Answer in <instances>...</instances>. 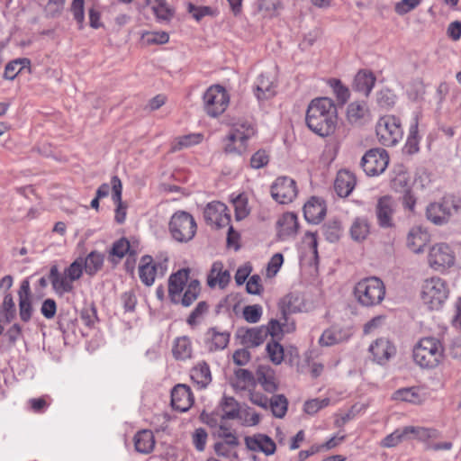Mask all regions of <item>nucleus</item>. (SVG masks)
<instances>
[{"instance_id":"1","label":"nucleus","mask_w":461,"mask_h":461,"mask_svg":"<svg viewBox=\"0 0 461 461\" xmlns=\"http://www.w3.org/2000/svg\"><path fill=\"white\" fill-rule=\"evenodd\" d=\"M104 261V256L94 250L85 258H76L62 273L59 271L57 265L51 266L49 279L53 290L59 295L71 293L74 290L73 283L82 277L84 271L93 276L103 268Z\"/></svg>"},{"instance_id":"2","label":"nucleus","mask_w":461,"mask_h":461,"mask_svg":"<svg viewBox=\"0 0 461 461\" xmlns=\"http://www.w3.org/2000/svg\"><path fill=\"white\" fill-rule=\"evenodd\" d=\"M305 122L312 132L321 137L331 135L338 123V111L334 102L328 97L312 100L306 111Z\"/></svg>"},{"instance_id":"3","label":"nucleus","mask_w":461,"mask_h":461,"mask_svg":"<svg viewBox=\"0 0 461 461\" xmlns=\"http://www.w3.org/2000/svg\"><path fill=\"white\" fill-rule=\"evenodd\" d=\"M188 268H182L168 278V296L172 303L189 307L197 300L201 285L197 279H189Z\"/></svg>"},{"instance_id":"4","label":"nucleus","mask_w":461,"mask_h":461,"mask_svg":"<svg viewBox=\"0 0 461 461\" xmlns=\"http://www.w3.org/2000/svg\"><path fill=\"white\" fill-rule=\"evenodd\" d=\"M443 352L444 348L438 339L427 337L420 339L414 346L412 357L421 368L431 369L441 362Z\"/></svg>"},{"instance_id":"5","label":"nucleus","mask_w":461,"mask_h":461,"mask_svg":"<svg viewBox=\"0 0 461 461\" xmlns=\"http://www.w3.org/2000/svg\"><path fill=\"white\" fill-rule=\"evenodd\" d=\"M354 295L362 306L374 307L384 299L385 285L379 277H365L355 285Z\"/></svg>"},{"instance_id":"6","label":"nucleus","mask_w":461,"mask_h":461,"mask_svg":"<svg viewBox=\"0 0 461 461\" xmlns=\"http://www.w3.org/2000/svg\"><path fill=\"white\" fill-rule=\"evenodd\" d=\"M254 134L255 129L250 122L242 121L234 123L226 139L225 152L241 155L247 149L246 141Z\"/></svg>"},{"instance_id":"7","label":"nucleus","mask_w":461,"mask_h":461,"mask_svg":"<svg viewBox=\"0 0 461 461\" xmlns=\"http://www.w3.org/2000/svg\"><path fill=\"white\" fill-rule=\"evenodd\" d=\"M197 226L194 217L185 211L176 212L169 221V231L178 242H188L196 233Z\"/></svg>"},{"instance_id":"8","label":"nucleus","mask_w":461,"mask_h":461,"mask_svg":"<svg viewBox=\"0 0 461 461\" xmlns=\"http://www.w3.org/2000/svg\"><path fill=\"white\" fill-rule=\"evenodd\" d=\"M448 289L444 280L432 277L424 281L421 289V300L429 310H438L447 298Z\"/></svg>"},{"instance_id":"9","label":"nucleus","mask_w":461,"mask_h":461,"mask_svg":"<svg viewBox=\"0 0 461 461\" xmlns=\"http://www.w3.org/2000/svg\"><path fill=\"white\" fill-rule=\"evenodd\" d=\"M375 132L381 144L393 146L402 137L401 122L393 115L383 116L376 123Z\"/></svg>"},{"instance_id":"10","label":"nucleus","mask_w":461,"mask_h":461,"mask_svg":"<svg viewBox=\"0 0 461 461\" xmlns=\"http://www.w3.org/2000/svg\"><path fill=\"white\" fill-rule=\"evenodd\" d=\"M203 108L210 117H217L223 113L230 102L226 90L219 86H210L203 96Z\"/></svg>"},{"instance_id":"11","label":"nucleus","mask_w":461,"mask_h":461,"mask_svg":"<svg viewBox=\"0 0 461 461\" xmlns=\"http://www.w3.org/2000/svg\"><path fill=\"white\" fill-rule=\"evenodd\" d=\"M389 156L384 149H371L361 158V167L369 176L382 174L387 167Z\"/></svg>"},{"instance_id":"12","label":"nucleus","mask_w":461,"mask_h":461,"mask_svg":"<svg viewBox=\"0 0 461 461\" xmlns=\"http://www.w3.org/2000/svg\"><path fill=\"white\" fill-rule=\"evenodd\" d=\"M430 267L437 271H443L455 263V254L446 243H438L431 247L428 256Z\"/></svg>"},{"instance_id":"13","label":"nucleus","mask_w":461,"mask_h":461,"mask_svg":"<svg viewBox=\"0 0 461 461\" xmlns=\"http://www.w3.org/2000/svg\"><path fill=\"white\" fill-rule=\"evenodd\" d=\"M203 218L207 224L221 229L230 225V215L227 206L218 201L209 203L203 211Z\"/></svg>"},{"instance_id":"14","label":"nucleus","mask_w":461,"mask_h":461,"mask_svg":"<svg viewBox=\"0 0 461 461\" xmlns=\"http://www.w3.org/2000/svg\"><path fill=\"white\" fill-rule=\"evenodd\" d=\"M271 194L279 203L286 204L293 202L297 195L295 181L287 176L276 178L271 186Z\"/></svg>"},{"instance_id":"15","label":"nucleus","mask_w":461,"mask_h":461,"mask_svg":"<svg viewBox=\"0 0 461 461\" xmlns=\"http://www.w3.org/2000/svg\"><path fill=\"white\" fill-rule=\"evenodd\" d=\"M167 260L158 264L153 263L152 257L146 255L140 259L139 266V276L140 281L147 286L153 285L155 277L159 272L161 276H164L167 271Z\"/></svg>"},{"instance_id":"16","label":"nucleus","mask_w":461,"mask_h":461,"mask_svg":"<svg viewBox=\"0 0 461 461\" xmlns=\"http://www.w3.org/2000/svg\"><path fill=\"white\" fill-rule=\"evenodd\" d=\"M347 122L354 127H360L371 121V113L366 102L355 101L350 103L346 112Z\"/></svg>"},{"instance_id":"17","label":"nucleus","mask_w":461,"mask_h":461,"mask_svg":"<svg viewBox=\"0 0 461 461\" xmlns=\"http://www.w3.org/2000/svg\"><path fill=\"white\" fill-rule=\"evenodd\" d=\"M230 332L219 327H212L205 332L204 343L210 352L223 350L227 348Z\"/></svg>"},{"instance_id":"18","label":"nucleus","mask_w":461,"mask_h":461,"mask_svg":"<svg viewBox=\"0 0 461 461\" xmlns=\"http://www.w3.org/2000/svg\"><path fill=\"white\" fill-rule=\"evenodd\" d=\"M369 351L374 361L383 365L396 354V348L388 339L379 338L370 345Z\"/></svg>"},{"instance_id":"19","label":"nucleus","mask_w":461,"mask_h":461,"mask_svg":"<svg viewBox=\"0 0 461 461\" xmlns=\"http://www.w3.org/2000/svg\"><path fill=\"white\" fill-rule=\"evenodd\" d=\"M193 402V393L187 385L180 384L172 389L171 405L173 409L184 412L190 409Z\"/></svg>"},{"instance_id":"20","label":"nucleus","mask_w":461,"mask_h":461,"mask_svg":"<svg viewBox=\"0 0 461 461\" xmlns=\"http://www.w3.org/2000/svg\"><path fill=\"white\" fill-rule=\"evenodd\" d=\"M245 444L249 450L260 451L267 456L273 455L276 449L274 440L267 435L260 433L252 437H246Z\"/></svg>"},{"instance_id":"21","label":"nucleus","mask_w":461,"mask_h":461,"mask_svg":"<svg viewBox=\"0 0 461 461\" xmlns=\"http://www.w3.org/2000/svg\"><path fill=\"white\" fill-rule=\"evenodd\" d=\"M19 295V316L20 319L28 322L32 319L33 308L31 299V288L28 280H23L18 291Z\"/></svg>"},{"instance_id":"22","label":"nucleus","mask_w":461,"mask_h":461,"mask_svg":"<svg viewBox=\"0 0 461 461\" xmlns=\"http://www.w3.org/2000/svg\"><path fill=\"white\" fill-rule=\"evenodd\" d=\"M394 212V203L390 196L381 197L376 204V216L378 223L382 228L393 226V214Z\"/></svg>"},{"instance_id":"23","label":"nucleus","mask_w":461,"mask_h":461,"mask_svg":"<svg viewBox=\"0 0 461 461\" xmlns=\"http://www.w3.org/2000/svg\"><path fill=\"white\" fill-rule=\"evenodd\" d=\"M305 220L310 223H319L326 214L324 202L317 197H312L303 206Z\"/></svg>"},{"instance_id":"24","label":"nucleus","mask_w":461,"mask_h":461,"mask_svg":"<svg viewBox=\"0 0 461 461\" xmlns=\"http://www.w3.org/2000/svg\"><path fill=\"white\" fill-rule=\"evenodd\" d=\"M356 185V176L348 170H339L334 183L336 193L340 197L348 196Z\"/></svg>"},{"instance_id":"25","label":"nucleus","mask_w":461,"mask_h":461,"mask_svg":"<svg viewBox=\"0 0 461 461\" xmlns=\"http://www.w3.org/2000/svg\"><path fill=\"white\" fill-rule=\"evenodd\" d=\"M275 81L266 74H261L256 80L254 93L258 100H267L276 94Z\"/></svg>"},{"instance_id":"26","label":"nucleus","mask_w":461,"mask_h":461,"mask_svg":"<svg viewBox=\"0 0 461 461\" xmlns=\"http://www.w3.org/2000/svg\"><path fill=\"white\" fill-rule=\"evenodd\" d=\"M230 280V275L228 270H223V265L221 262H214L212 266L210 273L207 277V285L213 288L219 286L224 288Z\"/></svg>"},{"instance_id":"27","label":"nucleus","mask_w":461,"mask_h":461,"mask_svg":"<svg viewBox=\"0 0 461 461\" xmlns=\"http://www.w3.org/2000/svg\"><path fill=\"white\" fill-rule=\"evenodd\" d=\"M375 81L376 78L371 71L366 69L359 70L355 76L353 88L355 91L368 96L375 84Z\"/></svg>"},{"instance_id":"28","label":"nucleus","mask_w":461,"mask_h":461,"mask_svg":"<svg viewBox=\"0 0 461 461\" xmlns=\"http://www.w3.org/2000/svg\"><path fill=\"white\" fill-rule=\"evenodd\" d=\"M241 332L242 330H240L242 343L250 347L261 345L267 337V330L265 329V326L247 329L243 333Z\"/></svg>"},{"instance_id":"29","label":"nucleus","mask_w":461,"mask_h":461,"mask_svg":"<svg viewBox=\"0 0 461 461\" xmlns=\"http://www.w3.org/2000/svg\"><path fill=\"white\" fill-rule=\"evenodd\" d=\"M350 334L348 330L340 328L331 327L324 330L319 339L321 346L330 347L343 342L349 338Z\"/></svg>"},{"instance_id":"30","label":"nucleus","mask_w":461,"mask_h":461,"mask_svg":"<svg viewBox=\"0 0 461 461\" xmlns=\"http://www.w3.org/2000/svg\"><path fill=\"white\" fill-rule=\"evenodd\" d=\"M281 312V320L287 321L288 315L302 311V303L300 297L297 294H289L285 295L279 303Z\"/></svg>"},{"instance_id":"31","label":"nucleus","mask_w":461,"mask_h":461,"mask_svg":"<svg viewBox=\"0 0 461 461\" xmlns=\"http://www.w3.org/2000/svg\"><path fill=\"white\" fill-rule=\"evenodd\" d=\"M172 353L176 360H186L192 357L193 347L189 337L182 336L175 339Z\"/></svg>"},{"instance_id":"32","label":"nucleus","mask_w":461,"mask_h":461,"mask_svg":"<svg viewBox=\"0 0 461 461\" xmlns=\"http://www.w3.org/2000/svg\"><path fill=\"white\" fill-rule=\"evenodd\" d=\"M23 69L32 73L31 60L27 58H19L9 61L5 68L4 77L7 80H14Z\"/></svg>"},{"instance_id":"33","label":"nucleus","mask_w":461,"mask_h":461,"mask_svg":"<svg viewBox=\"0 0 461 461\" xmlns=\"http://www.w3.org/2000/svg\"><path fill=\"white\" fill-rule=\"evenodd\" d=\"M191 379L199 388H205L212 382L209 365L204 361L199 362L191 370Z\"/></svg>"},{"instance_id":"34","label":"nucleus","mask_w":461,"mask_h":461,"mask_svg":"<svg viewBox=\"0 0 461 461\" xmlns=\"http://www.w3.org/2000/svg\"><path fill=\"white\" fill-rule=\"evenodd\" d=\"M135 449L142 454H149L155 446V438L152 431L143 429L139 431L134 437Z\"/></svg>"},{"instance_id":"35","label":"nucleus","mask_w":461,"mask_h":461,"mask_svg":"<svg viewBox=\"0 0 461 461\" xmlns=\"http://www.w3.org/2000/svg\"><path fill=\"white\" fill-rule=\"evenodd\" d=\"M439 203L443 210L446 223H447L454 215L458 214L461 211L460 197L447 195L443 197Z\"/></svg>"},{"instance_id":"36","label":"nucleus","mask_w":461,"mask_h":461,"mask_svg":"<svg viewBox=\"0 0 461 461\" xmlns=\"http://www.w3.org/2000/svg\"><path fill=\"white\" fill-rule=\"evenodd\" d=\"M428 240L427 233L420 228L412 229L407 238V245L415 253H420Z\"/></svg>"},{"instance_id":"37","label":"nucleus","mask_w":461,"mask_h":461,"mask_svg":"<svg viewBox=\"0 0 461 461\" xmlns=\"http://www.w3.org/2000/svg\"><path fill=\"white\" fill-rule=\"evenodd\" d=\"M280 236H290L294 234L298 229L297 217L293 212H286L277 221Z\"/></svg>"},{"instance_id":"38","label":"nucleus","mask_w":461,"mask_h":461,"mask_svg":"<svg viewBox=\"0 0 461 461\" xmlns=\"http://www.w3.org/2000/svg\"><path fill=\"white\" fill-rule=\"evenodd\" d=\"M265 329L267 330V336L271 335L272 338L278 337L283 332H291L295 330V324L294 321L289 322V320L285 321V320L277 321L271 320L268 322L267 326H265Z\"/></svg>"},{"instance_id":"39","label":"nucleus","mask_w":461,"mask_h":461,"mask_svg":"<svg viewBox=\"0 0 461 461\" xmlns=\"http://www.w3.org/2000/svg\"><path fill=\"white\" fill-rule=\"evenodd\" d=\"M419 143L420 137L418 134V120L415 117L413 124L410 127L409 135L403 148V151L409 155L417 153L420 150Z\"/></svg>"},{"instance_id":"40","label":"nucleus","mask_w":461,"mask_h":461,"mask_svg":"<svg viewBox=\"0 0 461 461\" xmlns=\"http://www.w3.org/2000/svg\"><path fill=\"white\" fill-rule=\"evenodd\" d=\"M221 407L222 410L221 420H234L239 417V403L233 397L224 396L221 402Z\"/></svg>"},{"instance_id":"41","label":"nucleus","mask_w":461,"mask_h":461,"mask_svg":"<svg viewBox=\"0 0 461 461\" xmlns=\"http://www.w3.org/2000/svg\"><path fill=\"white\" fill-rule=\"evenodd\" d=\"M369 234V223L365 218H357L350 228L351 238L356 241L364 240Z\"/></svg>"},{"instance_id":"42","label":"nucleus","mask_w":461,"mask_h":461,"mask_svg":"<svg viewBox=\"0 0 461 461\" xmlns=\"http://www.w3.org/2000/svg\"><path fill=\"white\" fill-rule=\"evenodd\" d=\"M288 402L283 394L274 395L268 403L272 413L276 418H283L287 411Z\"/></svg>"},{"instance_id":"43","label":"nucleus","mask_w":461,"mask_h":461,"mask_svg":"<svg viewBox=\"0 0 461 461\" xmlns=\"http://www.w3.org/2000/svg\"><path fill=\"white\" fill-rule=\"evenodd\" d=\"M426 217L435 225L447 224L443 214V210L439 203H431L427 206Z\"/></svg>"},{"instance_id":"44","label":"nucleus","mask_w":461,"mask_h":461,"mask_svg":"<svg viewBox=\"0 0 461 461\" xmlns=\"http://www.w3.org/2000/svg\"><path fill=\"white\" fill-rule=\"evenodd\" d=\"M393 399L416 403L420 401L418 390L415 387H406L395 391Z\"/></svg>"},{"instance_id":"45","label":"nucleus","mask_w":461,"mask_h":461,"mask_svg":"<svg viewBox=\"0 0 461 461\" xmlns=\"http://www.w3.org/2000/svg\"><path fill=\"white\" fill-rule=\"evenodd\" d=\"M267 352L271 362L275 365H279L284 360V348L280 343L274 339L267 343Z\"/></svg>"},{"instance_id":"46","label":"nucleus","mask_w":461,"mask_h":461,"mask_svg":"<svg viewBox=\"0 0 461 461\" xmlns=\"http://www.w3.org/2000/svg\"><path fill=\"white\" fill-rule=\"evenodd\" d=\"M157 6H153V12L158 20L169 21L175 14L173 8L169 7L166 0H155Z\"/></svg>"},{"instance_id":"47","label":"nucleus","mask_w":461,"mask_h":461,"mask_svg":"<svg viewBox=\"0 0 461 461\" xmlns=\"http://www.w3.org/2000/svg\"><path fill=\"white\" fill-rule=\"evenodd\" d=\"M235 211V219L241 221L249 214V209L248 207V200L242 195H238L232 200Z\"/></svg>"},{"instance_id":"48","label":"nucleus","mask_w":461,"mask_h":461,"mask_svg":"<svg viewBox=\"0 0 461 461\" xmlns=\"http://www.w3.org/2000/svg\"><path fill=\"white\" fill-rule=\"evenodd\" d=\"M203 135L202 134H188L185 136L180 137L176 143L172 146L173 151L180 150L184 148L190 147L194 144H198L202 141Z\"/></svg>"},{"instance_id":"49","label":"nucleus","mask_w":461,"mask_h":461,"mask_svg":"<svg viewBox=\"0 0 461 461\" xmlns=\"http://www.w3.org/2000/svg\"><path fill=\"white\" fill-rule=\"evenodd\" d=\"M322 230L327 240L330 242H336L339 240L341 234V226L339 221H330L323 225Z\"/></svg>"},{"instance_id":"50","label":"nucleus","mask_w":461,"mask_h":461,"mask_svg":"<svg viewBox=\"0 0 461 461\" xmlns=\"http://www.w3.org/2000/svg\"><path fill=\"white\" fill-rule=\"evenodd\" d=\"M395 99V95L388 88L381 89L376 93V102L382 108L388 109L393 106Z\"/></svg>"},{"instance_id":"51","label":"nucleus","mask_w":461,"mask_h":461,"mask_svg":"<svg viewBox=\"0 0 461 461\" xmlns=\"http://www.w3.org/2000/svg\"><path fill=\"white\" fill-rule=\"evenodd\" d=\"M330 86L333 89L334 94L336 95V97L338 101L344 104L347 103V101L349 99L350 93L347 86H345L340 80L339 79H332L330 80Z\"/></svg>"},{"instance_id":"52","label":"nucleus","mask_w":461,"mask_h":461,"mask_svg":"<svg viewBox=\"0 0 461 461\" xmlns=\"http://www.w3.org/2000/svg\"><path fill=\"white\" fill-rule=\"evenodd\" d=\"M209 305L206 302L202 301L197 303L194 310L188 316L186 322L190 326H194L199 322V320L202 319L208 312Z\"/></svg>"},{"instance_id":"53","label":"nucleus","mask_w":461,"mask_h":461,"mask_svg":"<svg viewBox=\"0 0 461 461\" xmlns=\"http://www.w3.org/2000/svg\"><path fill=\"white\" fill-rule=\"evenodd\" d=\"M147 44H165L169 41V35L166 32H145L141 35Z\"/></svg>"},{"instance_id":"54","label":"nucleus","mask_w":461,"mask_h":461,"mask_svg":"<svg viewBox=\"0 0 461 461\" xmlns=\"http://www.w3.org/2000/svg\"><path fill=\"white\" fill-rule=\"evenodd\" d=\"M130 248L131 246L128 240L125 238H122L113 244L110 255L113 257H117L119 259H122L127 253L131 254V252L130 251Z\"/></svg>"},{"instance_id":"55","label":"nucleus","mask_w":461,"mask_h":461,"mask_svg":"<svg viewBox=\"0 0 461 461\" xmlns=\"http://www.w3.org/2000/svg\"><path fill=\"white\" fill-rule=\"evenodd\" d=\"M330 399L329 398H323V399H312L304 403V411L308 414L313 415L316 412H318L321 409L328 406L330 404Z\"/></svg>"},{"instance_id":"56","label":"nucleus","mask_w":461,"mask_h":461,"mask_svg":"<svg viewBox=\"0 0 461 461\" xmlns=\"http://www.w3.org/2000/svg\"><path fill=\"white\" fill-rule=\"evenodd\" d=\"M262 315V307L258 304L248 305L243 309V317L249 323L258 322Z\"/></svg>"},{"instance_id":"57","label":"nucleus","mask_w":461,"mask_h":461,"mask_svg":"<svg viewBox=\"0 0 461 461\" xmlns=\"http://www.w3.org/2000/svg\"><path fill=\"white\" fill-rule=\"evenodd\" d=\"M403 439H406L403 434V429H396L382 440L381 447H393L399 445Z\"/></svg>"},{"instance_id":"58","label":"nucleus","mask_w":461,"mask_h":461,"mask_svg":"<svg viewBox=\"0 0 461 461\" xmlns=\"http://www.w3.org/2000/svg\"><path fill=\"white\" fill-rule=\"evenodd\" d=\"M280 6L279 0H259L258 3L259 11L267 16H273Z\"/></svg>"},{"instance_id":"59","label":"nucleus","mask_w":461,"mask_h":461,"mask_svg":"<svg viewBox=\"0 0 461 461\" xmlns=\"http://www.w3.org/2000/svg\"><path fill=\"white\" fill-rule=\"evenodd\" d=\"M264 288L261 284V277L258 275H253L249 277L246 284V291L248 294L259 295Z\"/></svg>"},{"instance_id":"60","label":"nucleus","mask_w":461,"mask_h":461,"mask_svg":"<svg viewBox=\"0 0 461 461\" xmlns=\"http://www.w3.org/2000/svg\"><path fill=\"white\" fill-rule=\"evenodd\" d=\"M112 184V199L116 205L124 203L122 200V185L117 176H113L111 179Z\"/></svg>"},{"instance_id":"61","label":"nucleus","mask_w":461,"mask_h":461,"mask_svg":"<svg viewBox=\"0 0 461 461\" xmlns=\"http://www.w3.org/2000/svg\"><path fill=\"white\" fill-rule=\"evenodd\" d=\"M269 162V156L266 150L259 149L250 158V166L258 169L267 166Z\"/></svg>"},{"instance_id":"62","label":"nucleus","mask_w":461,"mask_h":461,"mask_svg":"<svg viewBox=\"0 0 461 461\" xmlns=\"http://www.w3.org/2000/svg\"><path fill=\"white\" fill-rule=\"evenodd\" d=\"M74 19L79 24V28L83 27L85 13H84V1L83 0H73L71 8H70Z\"/></svg>"},{"instance_id":"63","label":"nucleus","mask_w":461,"mask_h":461,"mask_svg":"<svg viewBox=\"0 0 461 461\" xmlns=\"http://www.w3.org/2000/svg\"><path fill=\"white\" fill-rule=\"evenodd\" d=\"M187 10L192 14L193 17L197 21H201L204 16L212 14V8L209 6H195L194 4L189 3Z\"/></svg>"},{"instance_id":"64","label":"nucleus","mask_w":461,"mask_h":461,"mask_svg":"<svg viewBox=\"0 0 461 461\" xmlns=\"http://www.w3.org/2000/svg\"><path fill=\"white\" fill-rule=\"evenodd\" d=\"M420 4V0H402L395 5L394 10L398 14L403 15L415 9Z\"/></svg>"}]
</instances>
